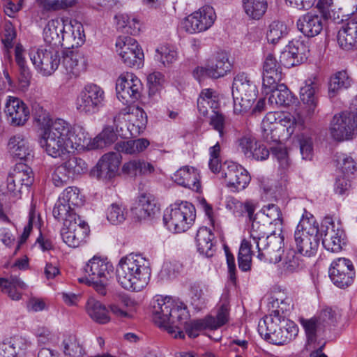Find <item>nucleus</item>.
Instances as JSON below:
<instances>
[{"instance_id": "1", "label": "nucleus", "mask_w": 357, "mask_h": 357, "mask_svg": "<svg viewBox=\"0 0 357 357\" xmlns=\"http://www.w3.org/2000/svg\"><path fill=\"white\" fill-rule=\"evenodd\" d=\"M34 116L40 124L47 126L43 130L38 143L47 155L53 158L62 157L75 150H82L86 145L87 133L82 126H71L62 119L52 121L43 108L36 112Z\"/></svg>"}, {"instance_id": "2", "label": "nucleus", "mask_w": 357, "mask_h": 357, "mask_svg": "<svg viewBox=\"0 0 357 357\" xmlns=\"http://www.w3.org/2000/svg\"><path fill=\"white\" fill-rule=\"evenodd\" d=\"M153 320L159 327L163 328L175 338H184L181 330L183 323L188 319L186 307L176 302L171 297L156 296L152 304Z\"/></svg>"}, {"instance_id": "3", "label": "nucleus", "mask_w": 357, "mask_h": 357, "mask_svg": "<svg viewBox=\"0 0 357 357\" xmlns=\"http://www.w3.org/2000/svg\"><path fill=\"white\" fill-rule=\"evenodd\" d=\"M116 274L117 281L123 288L139 291L149 284L151 269L145 257L132 253L121 259Z\"/></svg>"}, {"instance_id": "4", "label": "nucleus", "mask_w": 357, "mask_h": 357, "mask_svg": "<svg viewBox=\"0 0 357 357\" xmlns=\"http://www.w3.org/2000/svg\"><path fill=\"white\" fill-rule=\"evenodd\" d=\"M260 320L258 324L259 335L270 343L282 345L294 340L298 333L296 324L290 320H280L278 312Z\"/></svg>"}, {"instance_id": "5", "label": "nucleus", "mask_w": 357, "mask_h": 357, "mask_svg": "<svg viewBox=\"0 0 357 357\" xmlns=\"http://www.w3.org/2000/svg\"><path fill=\"white\" fill-rule=\"evenodd\" d=\"M113 271L114 266L107 259L94 256L86 264L84 275L78 278V281L92 287L100 295L105 296L107 282Z\"/></svg>"}, {"instance_id": "6", "label": "nucleus", "mask_w": 357, "mask_h": 357, "mask_svg": "<svg viewBox=\"0 0 357 357\" xmlns=\"http://www.w3.org/2000/svg\"><path fill=\"white\" fill-rule=\"evenodd\" d=\"M234 112L243 114L249 111L257 97V88L250 76L239 73L234 77L232 84Z\"/></svg>"}, {"instance_id": "7", "label": "nucleus", "mask_w": 357, "mask_h": 357, "mask_svg": "<svg viewBox=\"0 0 357 357\" xmlns=\"http://www.w3.org/2000/svg\"><path fill=\"white\" fill-rule=\"evenodd\" d=\"M319 225L312 215L309 218L303 215L294 233L296 249L301 255L311 257L317 253L319 245Z\"/></svg>"}, {"instance_id": "8", "label": "nucleus", "mask_w": 357, "mask_h": 357, "mask_svg": "<svg viewBox=\"0 0 357 357\" xmlns=\"http://www.w3.org/2000/svg\"><path fill=\"white\" fill-rule=\"evenodd\" d=\"M195 216L194 206L187 202H182L174 203L165 210L163 221L169 230L181 233L190 227Z\"/></svg>"}, {"instance_id": "9", "label": "nucleus", "mask_w": 357, "mask_h": 357, "mask_svg": "<svg viewBox=\"0 0 357 357\" xmlns=\"http://www.w3.org/2000/svg\"><path fill=\"white\" fill-rule=\"evenodd\" d=\"M105 92L103 89L94 84H87L80 92L76 100V109L86 115L98 113L103 107Z\"/></svg>"}, {"instance_id": "10", "label": "nucleus", "mask_w": 357, "mask_h": 357, "mask_svg": "<svg viewBox=\"0 0 357 357\" xmlns=\"http://www.w3.org/2000/svg\"><path fill=\"white\" fill-rule=\"evenodd\" d=\"M330 133L338 141L349 139L357 133V114L351 110L333 116L331 121Z\"/></svg>"}, {"instance_id": "11", "label": "nucleus", "mask_w": 357, "mask_h": 357, "mask_svg": "<svg viewBox=\"0 0 357 357\" xmlns=\"http://www.w3.org/2000/svg\"><path fill=\"white\" fill-rule=\"evenodd\" d=\"M30 59L38 70L45 76L52 75L61 63L59 48L50 47L31 50Z\"/></svg>"}, {"instance_id": "12", "label": "nucleus", "mask_w": 357, "mask_h": 357, "mask_svg": "<svg viewBox=\"0 0 357 357\" xmlns=\"http://www.w3.org/2000/svg\"><path fill=\"white\" fill-rule=\"evenodd\" d=\"M70 220H66L61 229L63 242L71 248H77L88 236L89 229L87 224L79 215H71Z\"/></svg>"}, {"instance_id": "13", "label": "nucleus", "mask_w": 357, "mask_h": 357, "mask_svg": "<svg viewBox=\"0 0 357 357\" xmlns=\"http://www.w3.org/2000/svg\"><path fill=\"white\" fill-rule=\"evenodd\" d=\"M116 90L118 98L123 103L129 104L140 98L142 84L134 74L128 72L121 74L117 79Z\"/></svg>"}, {"instance_id": "14", "label": "nucleus", "mask_w": 357, "mask_h": 357, "mask_svg": "<svg viewBox=\"0 0 357 357\" xmlns=\"http://www.w3.org/2000/svg\"><path fill=\"white\" fill-rule=\"evenodd\" d=\"M116 45L119 54L126 66L139 68L142 65L144 53L135 38L119 36Z\"/></svg>"}, {"instance_id": "15", "label": "nucleus", "mask_w": 357, "mask_h": 357, "mask_svg": "<svg viewBox=\"0 0 357 357\" xmlns=\"http://www.w3.org/2000/svg\"><path fill=\"white\" fill-rule=\"evenodd\" d=\"M216 15L213 7L204 6L186 17L183 24L190 33L208 30L215 22Z\"/></svg>"}, {"instance_id": "16", "label": "nucleus", "mask_w": 357, "mask_h": 357, "mask_svg": "<svg viewBox=\"0 0 357 357\" xmlns=\"http://www.w3.org/2000/svg\"><path fill=\"white\" fill-rule=\"evenodd\" d=\"M237 150L247 159L264 161L269 155V150L251 133H245L236 140Z\"/></svg>"}, {"instance_id": "17", "label": "nucleus", "mask_w": 357, "mask_h": 357, "mask_svg": "<svg viewBox=\"0 0 357 357\" xmlns=\"http://www.w3.org/2000/svg\"><path fill=\"white\" fill-rule=\"evenodd\" d=\"M329 277L333 284L339 288H347L354 280L355 268L352 261L347 258L334 260L329 268Z\"/></svg>"}, {"instance_id": "18", "label": "nucleus", "mask_w": 357, "mask_h": 357, "mask_svg": "<svg viewBox=\"0 0 357 357\" xmlns=\"http://www.w3.org/2000/svg\"><path fill=\"white\" fill-rule=\"evenodd\" d=\"M231 65L225 52L218 53L210 59L206 67H197L194 70V77L199 82L201 78L208 76L214 79L223 77L231 69Z\"/></svg>"}, {"instance_id": "19", "label": "nucleus", "mask_w": 357, "mask_h": 357, "mask_svg": "<svg viewBox=\"0 0 357 357\" xmlns=\"http://www.w3.org/2000/svg\"><path fill=\"white\" fill-rule=\"evenodd\" d=\"M321 234L323 246L331 252H339L342 249L344 232L334 222L326 220L321 225Z\"/></svg>"}, {"instance_id": "20", "label": "nucleus", "mask_w": 357, "mask_h": 357, "mask_svg": "<svg viewBox=\"0 0 357 357\" xmlns=\"http://www.w3.org/2000/svg\"><path fill=\"white\" fill-rule=\"evenodd\" d=\"M121 160V155L120 153L115 152L105 153L97 163L96 170L93 171V175L104 181L112 179L117 174Z\"/></svg>"}, {"instance_id": "21", "label": "nucleus", "mask_w": 357, "mask_h": 357, "mask_svg": "<svg viewBox=\"0 0 357 357\" xmlns=\"http://www.w3.org/2000/svg\"><path fill=\"white\" fill-rule=\"evenodd\" d=\"M282 241V237L275 236V234L266 236V238L261 239V242L257 247L259 252L258 257L275 264L282 261L280 252Z\"/></svg>"}, {"instance_id": "22", "label": "nucleus", "mask_w": 357, "mask_h": 357, "mask_svg": "<svg viewBox=\"0 0 357 357\" xmlns=\"http://www.w3.org/2000/svg\"><path fill=\"white\" fill-rule=\"evenodd\" d=\"M5 113L10 124L15 126L24 125L29 117V109L20 98L8 96L6 102Z\"/></svg>"}, {"instance_id": "23", "label": "nucleus", "mask_w": 357, "mask_h": 357, "mask_svg": "<svg viewBox=\"0 0 357 357\" xmlns=\"http://www.w3.org/2000/svg\"><path fill=\"white\" fill-rule=\"evenodd\" d=\"M222 177L225 179L227 186L237 191L245 189L250 181L247 170L234 162L228 164L226 169L223 168Z\"/></svg>"}, {"instance_id": "24", "label": "nucleus", "mask_w": 357, "mask_h": 357, "mask_svg": "<svg viewBox=\"0 0 357 357\" xmlns=\"http://www.w3.org/2000/svg\"><path fill=\"white\" fill-rule=\"evenodd\" d=\"M31 346V342L26 337L13 336L0 343V357H22Z\"/></svg>"}, {"instance_id": "25", "label": "nucleus", "mask_w": 357, "mask_h": 357, "mask_svg": "<svg viewBox=\"0 0 357 357\" xmlns=\"http://www.w3.org/2000/svg\"><path fill=\"white\" fill-rule=\"evenodd\" d=\"M324 18L316 13L308 12L299 17L296 26L299 31L307 38L318 36L324 29Z\"/></svg>"}, {"instance_id": "26", "label": "nucleus", "mask_w": 357, "mask_h": 357, "mask_svg": "<svg viewBox=\"0 0 357 357\" xmlns=\"http://www.w3.org/2000/svg\"><path fill=\"white\" fill-rule=\"evenodd\" d=\"M337 38L343 50L357 49V19L353 17L344 24L338 31Z\"/></svg>"}, {"instance_id": "27", "label": "nucleus", "mask_w": 357, "mask_h": 357, "mask_svg": "<svg viewBox=\"0 0 357 357\" xmlns=\"http://www.w3.org/2000/svg\"><path fill=\"white\" fill-rule=\"evenodd\" d=\"M199 174L194 167L185 166L178 169L172 176V179L178 185L199 192L201 183Z\"/></svg>"}, {"instance_id": "28", "label": "nucleus", "mask_w": 357, "mask_h": 357, "mask_svg": "<svg viewBox=\"0 0 357 357\" xmlns=\"http://www.w3.org/2000/svg\"><path fill=\"white\" fill-rule=\"evenodd\" d=\"M275 85L273 89L264 88L266 94L271 93L268 99V105L275 107H287L293 103L294 101V96L287 86L284 84H280V82H277Z\"/></svg>"}, {"instance_id": "29", "label": "nucleus", "mask_w": 357, "mask_h": 357, "mask_svg": "<svg viewBox=\"0 0 357 357\" xmlns=\"http://www.w3.org/2000/svg\"><path fill=\"white\" fill-rule=\"evenodd\" d=\"M65 31L64 22L54 19L48 21L43 29V38L46 44L50 47L59 48L62 46L63 38L62 31Z\"/></svg>"}, {"instance_id": "30", "label": "nucleus", "mask_w": 357, "mask_h": 357, "mask_svg": "<svg viewBox=\"0 0 357 357\" xmlns=\"http://www.w3.org/2000/svg\"><path fill=\"white\" fill-rule=\"evenodd\" d=\"M318 84L312 79H307L305 86L300 90V98L301 101L306 105L307 116L311 117L318 112V98L316 95L318 91Z\"/></svg>"}, {"instance_id": "31", "label": "nucleus", "mask_w": 357, "mask_h": 357, "mask_svg": "<svg viewBox=\"0 0 357 357\" xmlns=\"http://www.w3.org/2000/svg\"><path fill=\"white\" fill-rule=\"evenodd\" d=\"M263 68V87L273 89L277 82L281 81L282 75L279 63L272 54L266 57Z\"/></svg>"}, {"instance_id": "32", "label": "nucleus", "mask_w": 357, "mask_h": 357, "mask_svg": "<svg viewBox=\"0 0 357 357\" xmlns=\"http://www.w3.org/2000/svg\"><path fill=\"white\" fill-rule=\"evenodd\" d=\"M158 208L154 197L150 193H142L138 197L137 205L132 209L139 220H145L154 216Z\"/></svg>"}, {"instance_id": "33", "label": "nucleus", "mask_w": 357, "mask_h": 357, "mask_svg": "<svg viewBox=\"0 0 357 357\" xmlns=\"http://www.w3.org/2000/svg\"><path fill=\"white\" fill-rule=\"evenodd\" d=\"M299 321L305 331V347L307 349L314 348L312 346L317 342V337L325 331L326 328L314 316L310 319L300 318Z\"/></svg>"}, {"instance_id": "34", "label": "nucleus", "mask_w": 357, "mask_h": 357, "mask_svg": "<svg viewBox=\"0 0 357 357\" xmlns=\"http://www.w3.org/2000/svg\"><path fill=\"white\" fill-rule=\"evenodd\" d=\"M119 116H116L113 119L114 125L105 126L102 132L94 137L90 144L91 149H103L112 144L117 139L118 131L117 121L119 120Z\"/></svg>"}, {"instance_id": "35", "label": "nucleus", "mask_w": 357, "mask_h": 357, "mask_svg": "<svg viewBox=\"0 0 357 357\" xmlns=\"http://www.w3.org/2000/svg\"><path fill=\"white\" fill-rule=\"evenodd\" d=\"M8 146L10 154L15 158L25 160L31 155L32 149L29 140L22 135L12 137Z\"/></svg>"}, {"instance_id": "36", "label": "nucleus", "mask_w": 357, "mask_h": 357, "mask_svg": "<svg viewBox=\"0 0 357 357\" xmlns=\"http://www.w3.org/2000/svg\"><path fill=\"white\" fill-rule=\"evenodd\" d=\"M214 234L207 227H200L195 237L196 245L199 252L207 257L213 255L215 250L213 240Z\"/></svg>"}, {"instance_id": "37", "label": "nucleus", "mask_w": 357, "mask_h": 357, "mask_svg": "<svg viewBox=\"0 0 357 357\" xmlns=\"http://www.w3.org/2000/svg\"><path fill=\"white\" fill-rule=\"evenodd\" d=\"M352 82L347 71L336 72L331 75L328 82V96L331 98L335 97L340 91L349 88Z\"/></svg>"}, {"instance_id": "38", "label": "nucleus", "mask_w": 357, "mask_h": 357, "mask_svg": "<svg viewBox=\"0 0 357 357\" xmlns=\"http://www.w3.org/2000/svg\"><path fill=\"white\" fill-rule=\"evenodd\" d=\"M88 315L96 322L105 324L110 321L109 310L100 301L90 298L86 304Z\"/></svg>"}, {"instance_id": "39", "label": "nucleus", "mask_w": 357, "mask_h": 357, "mask_svg": "<svg viewBox=\"0 0 357 357\" xmlns=\"http://www.w3.org/2000/svg\"><path fill=\"white\" fill-rule=\"evenodd\" d=\"M123 172L130 176H147L153 174L155 167L153 164L141 159H134L126 162L123 166Z\"/></svg>"}, {"instance_id": "40", "label": "nucleus", "mask_w": 357, "mask_h": 357, "mask_svg": "<svg viewBox=\"0 0 357 357\" xmlns=\"http://www.w3.org/2000/svg\"><path fill=\"white\" fill-rule=\"evenodd\" d=\"M218 97L215 91L211 89H205L202 91L197 99V109L201 115L206 116L208 114V108L213 110L218 107Z\"/></svg>"}, {"instance_id": "41", "label": "nucleus", "mask_w": 357, "mask_h": 357, "mask_svg": "<svg viewBox=\"0 0 357 357\" xmlns=\"http://www.w3.org/2000/svg\"><path fill=\"white\" fill-rule=\"evenodd\" d=\"M149 142L144 138L135 140L121 141L115 144L116 153L134 155L144 151L149 145Z\"/></svg>"}, {"instance_id": "42", "label": "nucleus", "mask_w": 357, "mask_h": 357, "mask_svg": "<svg viewBox=\"0 0 357 357\" xmlns=\"http://www.w3.org/2000/svg\"><path fill=\"white\" fill-rule=\"evenodd\" d=\"M61 346L65 356L70 357H84L85 351L82 344L75 335L65 336Z\"/></svg>"}, {"instance_id": "43", "label": "nucleus", "mask_w": 357, "mask_h": 357, "mask_svg": "<svg viewBox=\"0 0 357 357\" xmlns=\"http://www.w3.org/2000/svg\"><path fill=\"white\" fill-rule=\"evenodd\" d=\"M246 15L252 20H258L266 13L268 8L266 0H243Z\"/></svg>"}, {"instance_id": "44", "label": "nucleus", "mask_w": 357, "mask_h": 357, "mask_svg": "<svg viewBox=\"0 0 357 357\" xmlns=\"http://www.w3.org/2000/svg\"><path fill=\"white\" fill-rule=\"evenodd\" d=\"M287 47L289 49V54L294 56L292 62H288L287 65H298L307 59L310 50L304 42L298 40H292Z\"/></svg>"}, {"instance_id": "45", "label": "nucleus", "mask_w": 357, "mask_h": 357, "mask_svg": "<svg viewBox=\"0 0 357 357\" xmlns=\"http://www.w3.org/2000/svg\"><path fill=\"white\" fill-rule=\"evenodd\" d=\"M229 304L227 296L222 297L221 303L218 307L216 317L206 316L208 320L211 319L210 324L212 330H215L226 324L229 320Z\"/></svg>"}, {"instance_id": "46", "label": "nucleus", "mask_w": 357, "mask_h": 357, "mask_svg": "<svg viewBox=\"0 0 357 357\" xmlns=\"http://www.w3.org/2000/svg\"><path fill=\"white\" fill-rule=\"evenodd\" d=\"M119 29L131 35H136L140 31L141 24L139 20L128 14H119L115 16Z\"/></svg>"}, {"instance_id": "47", "label": "nucleus", "mask_w": 357, "mask_h": 357, "mask_svg": "<svg viewBox=\"0 0 357 357\" xmlns=\"http://www.w3.org/2000/svg\"><path fill=\"white\" fill-rule=\"evenodd\" d=\"M82 59L78 52L67 51L63 54L61 66L67 74L77 76L79 73V61Z\"/></svg>"}, {"instance_id": "48", "label": "nucleus", "mask_w": 357, "mask_h": 357, "mask_svg": "<svg viewBox=\"0 0 357 357\" xmlns=\"http://www.w3.org/2000/svg\"><path fill=\"white\" fill-rule=\"evenodd\" d=\"M211 319L208 320L207 317L200 319H193L190 321H187V319L183 323L182 326H184L187 335L190 338H195L199 333L206 329L212 330L211 325L210 324Z\"/></svg>"}, {"instance_id": "49", "label": "nucleus", "mask_w": 357, "mask_h": 357, "mask_svg": "<svg viewBox=\"0 0 357 357\" xmlns=\"http://www.w3.org/2000/svg\"><path fill=\"white\" fill-rule=\"evenodd\" d=\"M261 212L267 218V222L273 225L278 231H282L283 219L279 206L273 204H269L264 206Z\"/></svg>"}, {"instance_id": "50", "label": "nucleus", "mask_w": 357, "mask_h": 357, "mask_svg": "<svg viewBox=\"0 0 357 357\" xmlns=\"http://www.w3.org/2000/svg\"><path fill=\"white\" fill-rule=\"evenodd\" d=\"M13 180L18 185L30 186L33 183V173L31 169L24 164H18L12 172Z\"/></svg>"}, {"instance_id": "51", "label": "nucleus", "mask_w": 357, "mask_h": 357, "mask_svg": "<svg viewBox=\"0 0 357 357\" xmlns=\"http://www.w3.org/2000/svg\"><path fill=\"white\" fill-rule=\"evenodd\" d=\"M24 50L22 46L20 45H17L15 49V61L19 67V70L20 72L21 77H20V82L23 87L27 86L29 83V70L27 66H26V61L24 57L23 56Z\"/></svg>"}, {"instance_id": "52", "label": "nucleus", "mask_w": 357, "mask_h": 357, "mask_svg": "<svg viewBox=\"0 0 357 357\" xmlns=\"http://www.w3.org/2000/svg\"><path fill=\"white\" fill-rule=\"evenodd\" d=\"M127 214V210L123 205L114 203L107 210V219L112 225H119L125 221Z\"/></svg>"}, {"instance_id": "53", "label": "nucleus", "mask_w": 357, "mask_h": 357, "mask_svg": "<svg viewBox=\"0 0 357 357\" xmlns=\"http://www.w3.org/2000/svg\"><path fill=\"white\" fill-rule=\"evenodd\" d=\"M68 174L73 178L87 170V165L84 160L79 158L72 157L61 164Z\"/></svg>"}, {"instance_id": "54", "label": "nucleus", "mask_w": 357, "mask_h": 357, "mask_svg": "<svg viewBox=\"0 0 357 357\" xmlns=\"http://www.w3.org/2000/svg\"><path fill=\"white\" fill-rule=\"evenodd\" d=\"M53 216L58 221H63V225L66 220H70L71 215H78L70 206L64 203L62 199H58L52 211Z\"/></svg>"}, {"instance_id": "55", "label": "nucleus", "mask_w": 357, "mask_h": 357, "mask_svg": "<svg viewBox=\"0 0 357 357\" xmlns=\"http://www.w3.org/2000/svg\"><path fill=\"white\" fill-rule=\"evenodd\" d=\"M287 34V27L286 24L280 21H273L269 25L266 38L268 42L275 44Z\"/></svg>"}, {"instance_id": "56", "label": "nucleus", "mask_w": 357, "mask_h": 357, "mask_svg": "<svg viewBox=\"0 0 357 357\" xmlns=\"http://www.w3.org/2000/svg\"><path fill=\"white\" fill-rule=\"evenodd\" d=\"M157 54L155 55L158 60L165 66H169L173 63L178 56L177 52L174 47L170 46H161L156 50Z\"/></svg>"}, {"instance_id": "57", "label": "nucleus", "mask_w": 357, "mask_h": 357, "mask_svg": "<svg viewBox=\"0 0 357 357\" xmlns=\"http://www.w3.org/2000/svg\"><path fill=\"white\" fill-rule=\"evenodd\" d=\"M336 162L344 174H353L357 171V163L350 155L337 153L336 155Z\"/></svg>"}, {"instance_id": "58", "label": "nucleus", "mask_w": 357, "mask_h": 357, "mask_svg": "<svg viewBox=\"0 0 357 357\" xmlns=\"http://www.w3.org/2000/svg\"><path fill=\"white\" fill-rule=\"evenodd\" d=\"M296 126L295 118L290 114H287L279 120L276 127L280 133L282 132V137L289 138L294 132Z\"/></svg>"}, {"instance_id": "59", "label": "nucleus", "mask_w": 357, "mask_h": 357, "mask_svg": "<svg viewBox=\"0 0 357 357\" xmlns=\"http://www.w3.org/2000/svg\"><path fill=\"white\" fill-rule=\"evenodd\" d=\"M8 280L10 284L8 288H3V292L6 293L12 300L19 301L22 295L17 291V288L26 289L27 285L17 277L11 276Z\"/></svg>"}, {"instance_id": "60", "label": "nucleus", "mask_w": 357, "mask_h": 357, "mask_svg": "<svg viewBox=\"0 0 357 357\" xmlns=\"http://www.w3.org/2000/svg\"><path fill=\"white\" fill-rule=\"evenodd\" d=\"M135 117H140V119H135L128 125V130L133 137L140 135L144 130L147 123L146 114L142 110L137 109Z\"/></svg>"}, {"instance_id": "61", "label": "nucleus", "mask_w": 357, "mask_h": 357, "mask_svg": "<svg viewBox=\"0 0 357 357\" xmlns=\"http://www.w3.org/2000/svg\"><path fill=\"white\" fill-rule=\"evenodd\" d=\"M59 199H62L64 203L70 206H79L83 202L79 197V190L75 187H68L66 188Z\"/></svg>"}, {"instance_id": "62", "label": "nucleus", "mask_w": 357, "mask_h": 357, "mask_svg": "<svg viewBox=\"0 0 357 357\" xmlns=\"http://www.w3.org/2000/svg\"><path fill=\"white\" fill-rule=\"evenodd\" d=\"M252 222V225L250 231V238L253 243L255 244L256 248L259 246L262 238H266V233L265 232V225L260 224L259 222L256 221L255 215L253 213V218L249 220Z\"/></svg>"}, {"instance_id": "63", "label": "nucleus", "mask_w": 357, "mask_h": 357, "mask_svg": "<svg viewBox=\"0 0 357 357\" xmlns=\"http://www.w3.org/2000/svg\"><path fill=\"white\" fill-rule=\"evenodd\" d=\"M314 317L326 328L328 326L333 324L337 321V313L332 307H326Z\"/></svg>"}, {"instance_id": "64", "label": "nucleus", "mask_w": 357, "mask_h": 357, "mask_svg": "<svg viewBox=\"0 0 357 357\" xmlns=\"http://www.w3.org/2000/svg\"><path fill=\"white\" fill-rule=\"evenodd\" d=\"M72 179L71 176L68 174L61 165L55 169L52 176V182L56 187H62L68 184Z\"/></svg>"}]
</instances>
